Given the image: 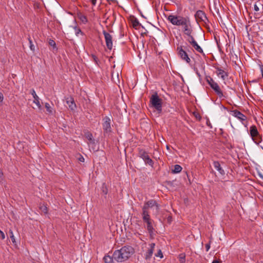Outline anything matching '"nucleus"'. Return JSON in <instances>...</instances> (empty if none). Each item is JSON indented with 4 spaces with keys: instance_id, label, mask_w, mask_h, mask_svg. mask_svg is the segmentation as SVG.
Listing matches in <instances>:
<instances>
[{
    "instance_id": "obj_8",
    "label": "nucleus",
    "mask_w": 263,
    "mask_h": 263,
    "mask_svg": "<svg viewBox=\"0 0 263 263\" xmlns=\"http://www.w3.org/2000/svg\"><path fill=\"white\" fill-rule=\"evenodd\" d=\"M143 221L146 223L147 230L151 235L154 232V228L153 226V220L151 218L149 214H142Z\"/></svg>"
},
{
    "instance_id": "obj_7",
    "label": "nucleus",
    "mask_w": 263,
    "mask_h": 263,
    "mask_svg": "<svg viewBox=\"0 0 263 263\" xmlns=\"http://www.w3.org/2000/svg\"><path fill=\"white\" fill-rule=\"evenodd\" d=\"M102 127L104 136H109L111 132V119L105 116L103 118Z\"/></svg>"
},
{
    "instance_id": "obj_10",
    "label": "nucleus",
    "mask_w": 263,
    "mask_h": 263,
    "mask_svg": "<svg viewBox=\"0 0 263 263\" xmlns=\"http://www.w3.org/2000/svg\"><path fill=\"white\" fill-rule=\"evenodd\" d=\"M148 246L149 247L147 248V250L144 254V258L146 260H151L156 245L155 243H151L149 244Z\"/></svg>"
},
{
    "instance_id": "obj_23",
    "label": "nucleus",
    "mask_w": 263,
    "mask_h": 263,
    "mask_svg": "<svg viewBox=\"0 0 263 263\" xmlns=\"http://www.w3.org/2000/svg\"><path fill=\"white\" fill-rule=\"evenodd\" d=\"M39 208L42 213L46 215L48 214V210L46 205H44V204H41L40 205Z\"/></svg>"
},
{
    "instance_id": "obj_2",
    "label": "nucleus",
    "mask_w": 263,
    "mask_h": 263,
    "mask_svg": "<svg viewBox=\"0 0 263 263\" xmlns=\"http://www.w3.org/2000/svg\"><path fill=\"white\" fill-rule=\"evenodd\" d=\"M134 250L131 246H124L113 253V258L117 262H123L129 258L134 253Z\"/></svg>"
},
{
    "instance_id": "obj_17",
    "label": "nucleus",
    "mask_w": 263,
    "mask_h": 263,
    "mask_svg": "<svg viewBox=\"0 0 263 263\" xmlns=\"http://www.w3.org/2000/svg\"><path fill=\"white\" fill-rule=\"evenodd\" d=\"M66 103L68 105L69 108L73 110L76 108V105L74 103V99L72 97L67 98L66 99Z\"/></svg>"
},
{
    "instance_id": "obj_25",
    "label": "nucleus",
    "mask_w": 263,
    "mask_h": 263,
    "mask_svg": "<svg viewBox=\"0 0 263 263\" xmlns=\"http://www.w3.org/2000/svg\"><path fill=\"white\" fill-rule=\"evenodd\" d=\"M45 106L47 111L49 114L52 115L53 113V110L52 108L50 106V104L48 103H46Z\"/></svg>"
},
{
    "instance_id": "obj_22",
    "label": "nucleus",
    "mask_w": 263,
    "mask_h": 263,
    "mask_svg": "<svg viewBox=\"0 0 263 263\" xmlns=\"http://www.w3.org/2000/svg\"><path fill=\"white\" fill-rule=\"evenodd\" d=\"M174 167V169L172 171V172L173 174L179 173L182 171V168L180 165L176 164Z\"/></svg>"
},
{
    "instance_id": "obj_21",
    "label": "nucleus",
    "mask_w": 263,
    "mask_h": 263,
    "mask_svg": "<svg viewBox=\"0 0 263 263\" xmlns=\"http://www.w3.org/2000/svg\"><path fill=\"white\" fill-rule=\"evenodd\" d=\"M114 259L113 255L111 256L110 255H105L103 258L105 263H114Z\"/></svg>"
},
{
    "instance_id": "obj_13",
    "label": "nucleus",
    "mask_w": 263,
    "mask_h": 263,
    "mask_svg": "<svg viewBox=\"0 0 263 263\" xmlns=\"http://www.w3.org/2000/svg\"><path fill=\"white\" fill-rule=\"evenodd\" d=\"M232 112L234 117L239 119L245 126H247L246 124L243 123V121L247 120V117L245 115L237 109L232 110Z\"/></svg>"
},
{
    "instance_id": "obj_37",
    "label": "nucleus",
    "mask_w": 263,
    "mask_h": 263,
    "mask_svg": "<svg viewBox=\"0 0 263 263\" xmlns=\"http://www.w3.org/2000/svg\"><path fill=\"white\" fill-rule=\"evenodd\" d=\"M0 234H1V238H2V239H4L5 238V234H4V233L2 231H1V230H0Z\"/></svg>"
},
{
    "instance_id": "obj_36",
    "label": "nucleus",
    "mask_w": 263,
    "mask_h": 263,
    "mask_svg": "<svg viewBox=\"0 0 263 263\" xmlns=\"http://www.w3.org/2000/svg\"><path fill=\"white\" fill-rule=\"evenodd\" d=\"M75 30H76V34L77 35H78V34L81 33H82L81 30L79 28H77L76 27L75 28Z\"/></svg>"
},
{
    "instance_id": "obj_28",
    "label": "nucleus",
    "mask_w": 263,
    "mask_h": 263,
    "mask_svg": "<svg viewBox=\"0 0 263 263\" xmlns=\"http://www.w3.org/2000/svg\"><path fill=\"white\" fill-rule=\"evenodd\" d=\"M132 25L134 28L137 29V27L139 26L140 24L137 18L132 21Z\"/></svg>"
},
{
    "instance_id": "obj_44",
    "label": "nucleus",
    "mask_w": 263,
    "mask_h": 263,
    "mask_svg": "<svg viewBox=\"0 0 263 263\" xmlns=\"http://www.w3.org/2000/svg\"><path fill=\"white\" fill-rule=\"evenodd\" d=\"M220 261L219 260H214L212 263H220Z\"/></svg>"
},
{
    "instance_id": "obj_38",
    "label": "nucleus",
    "mask_w": 263,
    "mask_h": 263,
    "mask_svg": "<svg viewBox=\"0 0 263 263\" xmlns=\"http://www.w3.org/2000/svg\"><path fill=\"white\" fill-rule=\"evenodd\" d=\"M206 251L208 252L210 249V243H206L205 246Z\"/></svg>"
},
{
    "instance_id": "obj_35",
    "label": "nucleus",
    "mask_w": 263,
    "mask_h": 263,
    "mask_svg": "<svg viewBox=\"0 0 263 263\" xmlns=\"http://www.w3.org/2000/svg\"><path fill=\"white\" fill-rule=\"evenodd\" d=\"M254 9L255 11H258L259 10V7L256 3L254 5Z\"/></svg>"
},
{
    "instance_id": "obj_32",
    "label": "nucleus",
    "mask_w": 263,
    "mask_h": 263,
    "mask_svg": "<svg viewBox=\"0 0 263 263\" xmlns=\"http://www.w3.org/2000/svg\"><path fill=\"white\" fill-rule=\"evenodd\" d=\"M29 40V47H30V49L34 51L35 50V47H34V46L33 45V43H32V41H31V40L30 39V38H29L28 39Z\"/></svg>"
},
{
    "instance_id": "obj_46",
    "label": "nucleus",
    "mask_w": 263,
    "mask_h": 263,
    "mask_svg": "<svg viewBox=\"0 0 263 263\" xmlns=\"http://www.w3.org/2000/svg\"><path fill=\"white\" fill-rule=\"evenodd\" d=\"M196 73L197 75L198 76V77L200 78L201 77V75L197 70H196Z\"/></svg>"
},
{
    "instance_id": "obj_41",
    "label": "nucleus",
    "mask_w": 263,
    "mask_h": 263,
    "mask_svg": "<svg viewBox=\"0 0 263 263\" xmlns=\"http://www.w3.org/2000/svg\"><path fill=\"white\" fill-rule=\"evenodd\" d=\"M89 1L91 2V3L93 6H95L96 5L97 0H89Z\"/></svg>"
},
{
    "instance_id": "obj_39",
    "label": "nucleus",
    "mask_w": 263,
    "mask_h": 263,
    "mask_svg": "<svg viewBox=\"0 0 263 263\" xmlns=\"http://www.w3.org/2000/svg\"><path fill=\"white\" fill-rule=\"evenodd\" d=\"M194 114L196 119L200 120L201 117L198 113L194 112Z\"/></svg>"
},
{
    "instance_id": "obj_20",
    "label": "nucleus",
    "mask_w": 263,
    "mask_h": 263,
    "mask_svg": "<svg viewBox=\"0 0 263 263\" xmlns=\"http://www.w3.org/2000/svg\"><path fill=\"white\" fill-rule=\"evenodd\" d=\"M85 137L89 140V144H94L95 143V140L93 138V136L91 133L88 132L86 134Z\"/></svg>"
},
{
    "instance_id": "obj_27",
    "label": "nucleus",
    "mask_w": 263,
    "mask_h": 263,
    "mask_svg": "<svg viewBox=\"0 0 263 263\" xmlns=\"http://www.w3.org/2000/svg\"><path fill=\"white\" fill-rule=\"evenodd\" d=\"M49 45L52 47L53 49L57 50V47L55 42L52 39H49L48 42Z\"/></svg>"
},
{
    "instance_id": "obj_49",
    "label": "nucleus",
    "mask_w": 263,
    "mask_h": 263,
    "mask_svg": "<svg viewBox=\"0 0 263 263\" xmlns=\"http://www.w3.org/2000/svg\"><path fill=\"white\" fill-rule=\"evenodd\" d=\"M261 148H262V149H263V147L261 146Z\"/></svg>"
},
{
    "instance_id": "obj_5",
    "label": "nucleus",
    "mask_w": 263,
    "mask_h": 263,
    "mask_svg": "<svg viewBox=\"0 0 263 263\" xmlns=\"http://www.w3.org/2000/svg\"><path fill=\"white\" fill-rule=\"evenodd\" d=\"M250 135L252 140L257 144L262 141V136L259 133L255 125H252L250 127Z\"/></svg>"
},
{
    "instance_id": "obj_24",
    "label": "nucleus",
    "mask_w": 263,
    "mask_h": 263,
    "mask_svg": "<svg viewBox=\"0 0 263 263\" xmlns=\"http://www.w3.org/2000/svg\"><path fill=\"white\" fill-rule=\"evenodd\" d=\"M188 39H186V41L191 45L192 44L194 43V42H196L193 35V33H190L189 34L186 35Z\"/></svg>"
},
{
    "instance_id": "obj_47",
    "label": "nucleus",
    "mask_w": 263,
    "mask_h": 263,
    "mask_svg": "<svg viewBox=\"0 0 263 263\" xmlns=\"http://www.w3.org/2000/svg\"><path fill=\"white\" fill-rule=\"evenodd\" d=\"M79 160L81 162H84V158L82 156H81V157L79 158Z\"/></svg>"
},
{
    "instance_id": "obj_4",
    "label": "nucleus",
    "mask_w": 263,
    "mask_h": 263,
    "mask_svg": "<svg viewBox=\"0 0 263 263\" xmlns=\"http://www.w3.org/2000/svg\"><path fill=\"white\" fill-rule=\"evenodd\" d=\"M150 103L152 107L155 109L159 114L161 112L162 100L159 97L157 92L152 95Z\"/></svg>"
},
{
    "instance_id": "obj_15",
    "label": "nucleus",
    "mask_w": 263,
    "mask_h": 263,
    "mask_svg": "<svg viewBox=\"0 0 263 263\" xmlns=\"http://www.w3.org/2000/svg\"><path fill=\"white\" fill-rule=\"evenodd\" d=\"M211 87L214 90L215 92L220 98H221L224 97L222 90H221L219 86L217 83L213 85H211Z\"/></svg>"
},
{
    "instance_id": "obj_16",
    "label": "nucleus",
    "mask_w": 263,
    "mask_h": 263,
    "mask_svg": "<svg viewBox=\"0 0 263 263\" xmlns=\"http://www.w3.org/2000/svg\"><path fill=\"white\" fill-rule=\"evenodd\" d=\"M30 93H31L34 98L33 103L36 105L39 109H41L42 106L40 102V98L36 94L35 90L33 89H32L30 90Z\"/></svg>"
},
{
    "instance_id": "obj_40",
    "label": "nucleus",
    "mask_w": 263,
    "mask_h": 263,
    "mask_svg": "<svg viewBox=\"0 0 263 263\" xmlns=\"http://www.w3.org/2000/svg\"><path fill=\"white\" fill-rule=\"evenodd\" d=\"M4 100V96L2 92H0V102H2Z\"/></svg>"
},
{
    "instance_id": "obj_42",
    "label": "nucleus",
    "mask_w": 263,
    "mask_h": 263,
    "mask_svg": "<svg viewBox=\"0 0 263 263\" xmlns=\"http://www.w3.org/2000/svg\"><path fill=\"white\" fill-rule=\"evenodd\" d=\"M260 70H261V72L262 77L263 78V65H260Z\"/></svg>"
},
{
    "instance_id": "obj_31",
    "label": "nucleus",
    "mask_w": 263,
    "mask_h": 263,
    "mask_svg": "<svg viewBox=\"0 0 263 263\" xmlns=\"http://www.w3.org/2000/svg\"><path fill=\"white\" fill-rule=\"evenodd\" d=\"M102 191L104 195L107 194L108 190L105 184H103L102 186Z\"/></svg>"
},
{
    "instance_id": "obj_9",
    "label": "nucleus",
    "mask_w": 263,
    "mask_h": 263,
    "mask_svg": "<svg viewBox=\"0 0 263 263\" xmlns=\"http://www.w3.org/2000/svg\"><path fill=\"white\" fill-rule=\"evenodd\" d=\"M138 155L144 160L145 163L148 164L151 166H153L154 164L153 161L150 158L147 152H146L144 149H139Z\"/></svg>"
},
{
    "instance_id": "obj_48",
    "label": "nucleus",
    "mask_w": 263,
    "mask_h": 263,
    "mask_svg": "<svg viewBox=\"0 0 263 263\" xmlns=\"http://www.w3.org/2000/svg\"><path fill=\"white\" fill-rule=\"evenodd\" d=\"M3 175V172H0V177H1Z\"/></svg>"
},
{
    "instance_id": "obj_26",
    "label": "nucleus",
    "mask_w": 263,
    "mask_h": 263,
    "mask_svg": "<svg viewBox=\"0 0 263 263\" xmlns=\"http://www.w3.org/2000/svg\"><path fill=\"white\" fill-rule=\"evenodd\" d=\"M9 234L10 237L12 240V243L13 244L15 245V243H16L13 231L11 229H10L9 230Z\"/></svg>"
},
{
    "instance_id": "obj_12",
    "label": "nucleus",
    "mask_w": 263,
    "mask_h": 263,
    "mask_svg": "<svg viewBox=\"0 0 263 263\" xmlns=\"http://www.w3.org/2000/svg\"><path fill=\"white\" fill-rule=\"evenodd\" d=\"M195 17L197 22L205 23L208 20L205 13L202 10H198L195 14Z\"/></svg>"
},
{
    "instance_id": "obj_14",
    "label": "nucleus",
    "mask_w": 263,
    "mask_h": 263,
    "mask_svg": "<svg viewBox=\"0 0 263 263\" xmlns=\"http://www.w3.org/2000/svg\"><path fill=\"white\" fill-rule=\"evenodd\" d=\"M214 68L216 70V73L217 75L221 78L223 80H224L228 76V73L222 69L218 66H214Z\"/></svg>"
},
{
    "instance_id": "obj_29",
    "label": "nucleus",
    "mask_w": 263,
    "mask_h": 263,
    "mask_svg": "<svg viewBox=\"0 0 263 263\" xmlns=\"http://www.w3.org/2000/svg\"><path fill=\"white\" fill-rule=\"evenodd\" d=\"M206 81H207L208 83L209 84V85L210 86V87H211V85H213V84H215L216 83L210 77H209V78H206Z\"/></svg>"
},
{
    "instance_id": "obj_34",
    "label": "nucleus",
    "mask_w": 263,
    "mask_h": 263,
    "mask_svg": "<svg viewBox=\"0 0 263 263\" xmlns=\"http://www.w3.org/2000/svg\"><path fill=\"white\" fill-rule=\"evenodd\" d=\"M92 58L94 61V62L96 63V64H98V59L97 58V57L94 54H92Z\"/></svg>"
},
{
    "instance_id": "obj_43",
    "label": "nucleus",
    "mask_w": 263,
    "mask_h": 263,
    "mask_svg": "<svg viewBox=\"0 0 263 263\" xmlns=\"http://www.w3.org/2000/svg\"><path fill=\"white\" fill-rule=\"evenodd\" d=\"M206 124H207V125H208L209 127H211V128L212 127L211 124V123H210V122L209 121H207V122H206Z\"/></svg>"
},
{
    "instance_id": "obj_6",
    "label": "nucleus",
    "mask_w": 263,
    "mask_h": 263,
    "mask_svg": "<svg viewBox=\"0 0 263 263\" xmlns=\"http://www.w3.org/2000/svg\"><path fill=\"white\" fill-rule=\"evenodd\" d=\"M155 208L156 211H158L159 209V205L157 201L154 199H151L147 201L144 202V205L142 207V214H149L148 209L149 208Z\"/></svg>"
},
{
    "instance_id": "obj_1",
    "label": "nucleus",
    "mask_w": 263,
    "mask_h": 263,
    "mask_svg": "<svg viewBox=\"0 0 263 263\" xmlns=\"http://www.w3.org/2000/svg\"><path fill=\"white\" fill-rule=\"evenodd\" d=\"M167 20L173 25L182 26V31L184 35L193 33V30L191 21L188 17H183L180 15H170Z\"/></svg>"
},
{
    "instance_id": "obj_30",
    "label": "nucleus",
    "mask_w": 263,
    "mask_h": 263,
    "mask_svg": "<svg viewBox=\"0 0 263 263\" xmlns=\"http://www.w3.org/2000/svg\"><path fill=\"white\" fill-rule=\"evenodd\" d=\"M155 255L156 257H159L161 258L163 257V253L160 249L158 250L157 252L155 254Z\"/></svg>"
},
{
    "instance_id": "obj_45",
    "label": "nucleus",
    "mask_w": 263,
    "mask_h": 263,
    "mask_svg": "<svg viewBox=\"0 0 263 263\" xmlns=\"http://www.w3.org/2000/svg\"><path fill=\"white\" fill-rule=\"evenodd\" d=\"M82 21L83 22H84V21L87 22V18H86V16H83V18H82Z\"/></svg>"
},
{
    "instance_id": "obj_3",
    "label": "nucleus",
    "mask_w": 263,
    "mask_h": 263,
    "mask_svg": "<svg viewBox=\"0 0 263 263\" xmlns=\"http://www.w3.org/2000/svg\"><path fill=\"white\" fill-rule=\"evenodd\" d=\"M177 51L178 55L182 60L188 64L191 63V59L187 53V51L190 52L189 47L182 45L178 46L177 48Z\"/></svg>"
},
{
    "instance_id": "obj_11",
    "label": "nucleus",
    "mask_w": 263,
    "mask_h": 263,
    "mask_svg": "<svg viewBox=\"0 0 263 263\" xmlns=\"http://www.w3.org/2000/svg\"><path fill=\"white\" fill-rule=\"evenodd\" d=\"M103 33L104 35L105 40L107 48L111 50L112 48V36L106 31L103 30Z\"/></svg>"
},
{
    "instance_id": "obj_33",
    "label": "nucleus",
    "mask_w": 263,
    "mask_h": 263,
    "mask_svg": "<svg viewBox=\"0 0 263 263\" xmlns=\"http://www.w3.org/2000/svg\"><path fill=\"white\" fill-rule=\"evenodd\" d=\"M180 256V261L181 263L184 262L185 261V255L183 254H181Z\"/></svg>"
},
{
    "instance_id": "obj_19",
    "label": "nucleus",
    "mask_w": 263,
    "mask_h": 263,
    "mask_svg": "<svg viewBox=\"0 0 263 263\" xmlns=\"http://www.w3.org/2000/svg\"><path fill=\"white\" fill-rule=\"evenodd\" d=\"M191 45L195 49V50L198 52L201 53L203 55H205L201 47L198 44L197 42H194Z\"/></svg>"
},
{
    "instance_id": "obj_18",
    "label": "nucleus",
    "mask_w": 263,
    "mask_h": 263,
    "mask_svg": "<svg viewBox=\"0 0 263 263\" xmlns=\"http://www.w3.org/2000/svg\"><path fill=\"white\" fill-rule=\"evenodd\" d=\"M213 165L214 168L218 171V172L222 175H224L225 172L223 168L221 167L219 162L218 161H215L213 162Z\"/></svg>"
}]
</instances>
